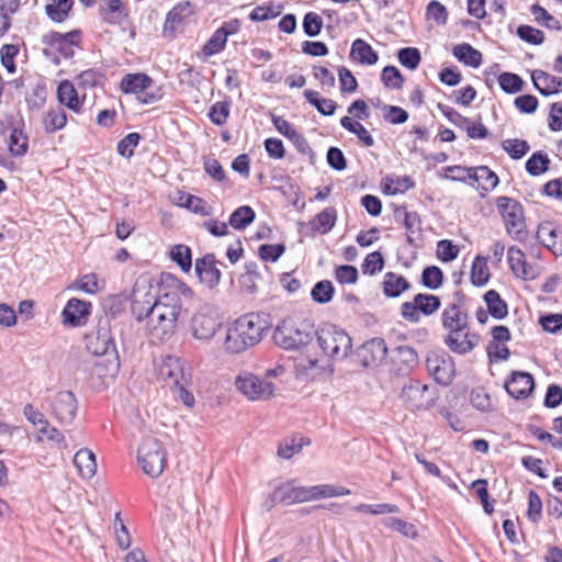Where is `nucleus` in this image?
I'll list each match as a JSON object with an SVG mask.
<instances>
[{
	"instance_id": "59",
	"label": "nucleus",
	"mask_w": 562,
	"mask_h": 562,
	"mask_svg": "<svg viewBox=\"0 0 562 562\" xmlns=\"http://www.w3.org/2000/svg\"><path fill=\"white\" fill-rule=\"evenodd\" d=\"M384 526L411 539H416L418 537L416 527L401 518L390 517L384 521Z\"/></svg>"
},
{
	"instance_id": "12",
	"label": "nucleus",
	"mask_w": 562,
	"mask_h": 562,
	"mask_svg": "<svg viewBox=\"0 0 562 562\" xmlns=\"http://www.w3.org/2000/svg\"><path fill=\"white\" fill-rule=\"evenodd\" d=\"M236 387L250 400L269 398L274 391L271 382L263 381L252 373H244L236 378Z\"/></svg>"
},
{
	"instance_id": "46",
	"label": "nucleus",
	"mask_w": 562,
	"mask_h": 562,
	"mask_svg": "<svg viewBox=\"0 0 562 562\" xmlns=\"http://www.w3.org/2000/svg\"><path fill=\"white\" fill-rule=\"evenodd\" d=\"M71 7V0H54L53 3L46 4L45 11L54 22H63L66 20Z\"/></svg>"
},
{
	"instance_id": "15",
	"label": "nucleus",
	"mask_w": 562,
	"mask_h": 562,
	"mask_svg": "<svg viewBox=\"0 0 562 562\" xmlns=\"http://www.w3.org/2000/svg\"><path fill=\"white\" fill-rule=\"evenodd\" d=\"M311 486H295L292 481H288L274 490L271 501L284 505L311 502Z\"/></svg>"
},
{
	"instance_id": "25",
	"label": "nucleus",
	"mask_w": 562,
	"mask_h": 562,
	"mask_svg": "<svg viewBox=\"0 0 562 562\" xmlns=\"http://www.w3.org/2000/svg\"><path fill=\"white\" fill-rule=\"evenodd\" d=\"M507 260L513 274L522 280H533L537 276L533 269L528 265L525 252L510 246L507 251Z\"/></svg>"
},
{
	"instance_id": "64",
	"label": "nucleus",
	"mask_w": 562,
	"mask_h": 562,
	"mask_svg": "<svg viewBox=\"0 0 562 562\" xmlns=\"http://www.w3.org/2000/svg\"><path fill=\"white\" fill-rule=\"evenodd\" d=\"M384 267V258L380 251H373L367 255L362 263V272L373 276L382 271Z\"/></svg>"
},
{
	"instance_id": "60",
	"label": "nucleus",
	"mask_w": 562,
	"mask_h": 562,
	"mask_svg": "<svg viewBox=\"0 0 562 562\" xmlns=\"http://www.w3.org/2000/svg\"><path fill=\"white\" fill-rule=\"evenodd\" d=\"M227 38L218 30H216L209 41L203 45L202 53L205 57L214 56L221 53L226 45Z\"/></svg>"
},
{
	"instance_id": "40",
	"label": "nucleus",
	"mask_w": 562,
	"mask_h": 562,
	"mask_svg": "<svg viewBox=\"0 0 562 562\" xmlns=\"http://www.w3.org/2000/svg\"><path fill=\"white\" fill-rule=\"evenodd\" d=\"M304 98L313 105L321 114L330 116L337 109V102L331 99L322 98L317 91L305 90Z\"/></svg>"
},
{
	"instance_id": "56",
	"label": "nucleus",
	"mask_w": 562,
	"mask_h": 562,
	"mask_svg": "<svg viewBox=\"0 0 562 562\" xmlns=\"http://www.w3.org/2000/svg\"><path fill=\"white\" fill-rule=\"evenodd\" d=\"M381 80L386 88L393 90L402 89L404 83V77L395 66H385L382 69Z\"/></svg>"
},
{
	"instance_id": "23",
	"label": "nucleus",
	"mask_w": 562,
	"mask_h": 562,
	"mask_svg": "<svg viewBox=\"0 0 562 562\" xmlns=\"http://www.w3.org/2000/svg\"><path fill=\"white\" fill-rule=\"evenodd\" d=\"M218 319L207 313L198 312L191 319V330L194 338L200 340L211 339L220 328Z\"/></svg>"
},
{
	"instance_id": "31",
	"label": "nucleus",
	"mask_w": 562,
	"mask_h": 562,
	"mask_svg": "<svg viewBox=\"0 0 562 562\" xmlns=\"http://www.w3.org/2000/svg\"><path fill=\"white\" fill-rule=\"evenodd\" d=\"M474 182L477 183L476 189H481L482 191L488 192L497 187L499 179L497 175L487 166H477L472 167L470 184L472 187H475Z\"/></svg>"
},
{
	"instance_id": "43",
	"label": "nucleus",
	"mask_w": 562,
	"mask_h": 562,
	"mask_svg": "<svg viewBox=\"0 0 562 562\" xmlns=\"http://www.w3.org/2000/svg\"><path fill=\"white\" fill-rule=\"evenodd\" d=\"M490 277L487 259L485 257L476 256L471 268L472 284L475 286H483L488 282Z\"/></svg>"
},
{
	"instance_id": "29",
	"label": "nucleus",
	"mask_w": 562,
	"mask_h": 562,
	"mask_svg": "<svg viewBox=\"0 0 562 562\" xmlns=\"http://www.w3.org/2000/svg\"><path fill=\"white\" fill-rule=\"evenodd\" d=\"M393 362L398 373L407 374L418 366V353L413 347L398 346L394 350Z\"/></svg>"
},
{
	"instance_id": "63",
	"label": "nucleus",
	"mask_w": 562,
	"mask_h": 562,
	"mask_svg": "<svg viewBox=\"0 0 562 562\" xmlns=\"http://www.w3.org/2000/svg\"><path fill=\"white\" fill-rule=\"evenodd\" d=\"M97 345L98 346L93 351L95 355H105L110 350L115 349L114 339L111 337L109 328L106 326L98 328Z\"/></svg>"
},
{
	"instance_id": "52",
	"label": "nucleus",
	"mask_w": 562,
	"mask_h": 562,
	"mask_svg": "<svg viewBox=\"0 0 562 562\" xmlns=\"http://www.w3.org/2000/svg\"><path fill=\"white\" fill-rule=\"evenodd\" d=\"M501 89L508 94H515L522 90L525 81L516 74L503 72L498 76Z\"/></svg>"
},
{
	"instance_id": "19",
	"label": "nucleus",
	"mask_w": 562,
	"mask_h": 562,
	"mask_svg": "<svg viewBox=\"0 0 562 562\" xmlns=\"http://www.w3.org/2000/svg\"><path fill=\"white\" fill-rule=\"evenodd\" d=\"M507 393L516 398H527L535 389L533 376L524 371H513L505 382Z\"/></svg>"
},
{
	"instance_id": "42",
	"label": "nucleus",
	"mask_w": 562,
	"mask_h": 562,
	"mask_svg": "<svg viewBox=\"0 0 562 562\" xmlns=\"http://www.w3.org/2000/svg\"><path fill=\"white\" fill-rule=\"evenodd\" d=\"M256 218L255 211L248 206L243 205L237 207L229 216L228 224L238 231L245 229Z\"/></svg>"
},
{
	"instance_id": "37",
	"label": "nucleus",
	"mask_w": 562,
	"mask_h": 562,
	"mask_svg": "<svg viewBox=\"0 0 562 562\" xmlns=\"http://www.w3.org/2000/svg\"><path fill=\"white\" fill-rule=\"evenodd\" d=\"M104 7L100 8V14L109 24H120L126 19L127 13L121 0H100Z\"/></svg>"
},
{
	"instance_id": "50",
	"label": "nucleus",
	"mask_w": 562,
	"mask_h": 562,
	"mask_svg": "<svg viewBox=\"0 0 562 562\" xmlns=\"http://www.w3.org/2000/svg\"><path fill=\"white\" fill-rule=\"evenodd\" d=\"M193 12L194 9L191 2L180 1L168 12L166 23H170L173 27L176 24L181 23L187 16L193 14Z\"/></svg>"
},
{
	"instance_id": "61",
	"label": "nucleus",
	"mask_w": 562,
	"mask_h": 562,
	"mask_svg": "<svg viewBox=\"0 0 562 562\" xmlns=\"http://www.w3.org/2000/svg\"><path fill=\"white\" fill-rule=\"evenodd\" d=\"M284 251V244H262L258 248V256L262 261L276 262Z\"/></svg>"
},
{
	"instance_id": "34",
	"label": "nucleus",
	"mask_w": 562,
	"mask_h": 562,
	"mask_svg": "<svg viewBox=\"0 0 562 562\" xmlns=\"http://www.w3.org/2000/svg\"><path fill=\"white\" fill-rule=\"evenodd\" d=\"M74 464L83 479H91L97 472L95 456L87 448L77 451L74 457Z\"/></svg>"
},
{
	"instance_id": "28",
	"label": "nucleus",
	"mask_w": 562,
	"mask_h": 562,
	"mask_svg": "<svg viewBox=\"0 0 562 562\" xmlns=\"http://www.w3.org/2000/svg\"><path fill=\"white\" fill-rule=\"evenodd\" d=\"M531 80L535 88L544 97L555 94L562 86V78L537 69L531 72Z\"/></svg>"
},
{
	"instance_id": "13",
	"label": "nucleus",
	"mask_w": 562,
	"mask_h": 562,
	"mask_svg": "<svg viewBox=\"0 0 562 562\" xmlns=\"http://www.w3.org/2000/svg\"><path fill=\"white\" fill-rule=\"evenodd\" d=\"M480 341V336L471 331L470 326L468 329H452V331H446L443 344L448 349L457 355L470 353Z\"/></svg>"
},
{
	"instance_id": "9",
	"label": "nucleus",
	"mask_w": 562,
	"mask_h": 562,
	"mask_svg": "<svg viewBox=\"0 0 562 562\" xmlns=\"http://www.w3.org/2000/svg\"><path fill=\"white\" fill-rule=\"evenodd\" d=\"M441 306L439 296L429 293H418L412 302H404L401 305L402 317L411 323H418L420 314L434 315Z\"/></svg>"
},
{
	"instance_id": "14",
	"label": "nucleus",
	"mask_w": 562,
	"mask_h": 562,
	"mask_svg": "<svg viewBox=\"0 0 562 562\" xmlns=\"http://www.w3.org/2000/svg\"><path fill=\"white\" fill-rule=\"evenodd\" d=\"M387 347L383 338H372L356 350V358L363 368L379 366L386 357Z\"/></svg>"
},
{
	"instance_id": "22",
	"label": "nucleus",
	"mask_w": 562,
	"mask_h": 562,
	"mask_svg": "<svg viewBox=\"0 0 562 562\" xmlns=\"http://www.w3.org/2000/svg\"><path fill=\"white\" fill-rule=\"evenodd\" d=\"M92 304L77 297L70 299L63 310L64 323L72 327L86 324L91 313Z\"/></svg>"
},
{
	"instance_id": "47",
	"label": "nucleus",
	"mask_w": 562,
	"mask_h": 562,
	"mask_svg": "<svg viewBox=\"0 0 562 562\" xmlns=\"http://www.w3.org/2000/svg\"><path fill=\"white\" fill-rule=\"evenodd\" d=\"M530 12L533 15L535 20L549 30L560 31L562 29L561 22L551 15L540 4H532L530 8Z\"/></svg>"
},
{
	"instance_id": "33",
	"label": "nucleus",
	"mask_w": 562,
	"mask_h": 562,
	"mask_svg": "<svg viewBox=\"0 0 562 562\" xmlns=\"http://www.w3.org/2000/svg\"><path fill=\"white\" fill-rule=\"evenodd\" d=\"M383 293L386 297H398L411 288V283L401 274L386 272L382 282Z\"/></svg>"
},
{
	"instance_id": "3",
	"label": "nucleus",
	"mask_w": 562,
	"mask_h": 562,
	"mask_svg": "<svg viewBox=\"0 0 562 562\" xmlns=\"http://www.w3.org/2000/svg\"><path fill=\"white\" fill-rule=\"evenodd\" d=\"M316 338L324 355L335 360L345 359L352 348L351 337L336 325L325 324L316 331Z\"/></svg>"
},
{
	"instance_id": "30",
	"label": "nucleus",
	"mask_w": 562,
	"mask_h": 562,
	"mask_svg": "<svg viewBox=\"0 0 562 562\" xmlns=\"http://www.w3.org/2000/svg\"><path fill=\"white\" fill-rule=\"evenodd\" d=\"M154 80L144 72H134L125 75L121 82L120 89L125 94H138L148 90Z\"/></svg>"
},
{
	"instance_id": "16",
	"label": "nucleus",
	"mask_w": 562,
	"mask_h": 562,
	"mask_svg": "<svg viewBox=\"0 0 562 562\" xmlns=\"http://www.w3.org/2000/svg\"><path fill=\"white\" fill-rule=\"evenodd\" d=\"M159 373L171 389L180 384H188L189 381L186 362L175 356H168L164 360Z\"/></svg>"
},
{
	"instance_id": "6",
	"label": "nucleus",
	"mask_w": 562,
	"mask_h": 562,
	"mask_svg": "<svg viewBox=\"0 0 562 562\" xmlns=\"http://www.w3.org/2000/svg\"><path fill=\"white\" fill-rule=\"evenodd\" d=\"M137 460L144 473L156 479L165 470L167 452L157 438L147 437L138 448Z\"/></svg>"
},
{
	"instance_id": "54",
	"label": "nucleus",
	"mask_w": 562,
	"mask_h": 562,
	"mask_svg": "<svg viewBox=\"0 0 562 562\" xmlns=\"http://www.w3.org/2000/svg\"><path fill=\"white\" fill-rule=\"evenodd\" d=\"M502 147L515 160L522 158L530 149L526 140L518 138L505 139L502 143Z\"/></svg>"
},
{
	"instance_id": "48",
	"label": "nucleus",
	"mask_w": 562,
	"mask_h": 562,
	"mask_svg": "<svg viewBox=\"0 0 562 562\" xmlns=\"http://www.w3.org/2000/svg\"><path fill=\"white\" fill-rule=\"evenodd\" d=\"M27 136L20 128H13L9 137V150L15 157L24 156L27 151Z\"/></svg>"
},
{
	"instance_id": "38",
	"label": "nucleus",
	"mask_w": 562,
	"mask_h": 562,
	"mask_svg": "<svg viewBox=\"0 0 562 562\" xmlns=\"http://www.w3.org/2000/svg\"><path fill=\"white\" fill-rule=\"evenodd\" d=\"M178 204L202 216H209L213 211L212 206L209 205L202 198L184 192H179Z\"/></svg>"
},
{
	"instance_id": "36",
	"label": "nucleus",
	"mask_w": 562,
	"mask_h": 562,
	"mask_svg": "<svg viewBox=\"0 0 562 562\" xmlns=\"http://www.w3.org/2000/svg\"><path fill=\"white\" fill-rule=\"evenodd\" d=\"M483 300L486 304L490 315L495 319H504L508 315V305L496 290H488Z\"/></svg>"
},
{
	"instance_id": "44",
	"label": "nucleus",
	"mask_w": 562,
	"mask_h": 562,
	"mask_svg": "<svg viewBox=\"0 0 562 562\" xmlns=\"http://www.w3.org/2000/svg\"><path fill=\"white\" fill-rule=\"evenodd\" d=\"M104 79V74L97 68H89L79 72L75 77L76 85L81 89H91L100 86Z\"/></svg>"
},
{
	"instance_id": "5",
	"label": "nucleus",
	"mask_w": 562,
	"mask_h": 562,
	"mask_svg": "<svg viewBox=\"0 0 562 562\" xmlns=\"http://www.w3.org/2000/svg\"><path fill=\"white\" fill-rule=\"evenodd\" d=\"M495 203L504 221L506 233L515 240H524L526 223L521 203L506 195L498 196Z\"/></svg>"
},
{
	"instance_id": "49",
	"label": "nucleus",
	"mask_w": 562,
	"mask_h": 562,
	"mask_svg": "<svg viewBox=\"0 0 562 562\" xmlns=\"http://www.w3.org/2000/svg\"><path fill=\"white\" fill-rule=\"evenodd\" d=\"M81 40V32L78 30L70 31L68 33H58L50 32L43 36V43L45 44H63V42L68 43L69 45L78 46Z\"/></svg>"
},
{
	"instance_id": "39",
	"label": "nucleus",
	"mask_w": 562,
	"mask_h": 562,
	"mask_svg": "<svg viewBox=\"0 0 562 562\" xmlns=\"http://www.w3.org/2000/svg\"><path fill=\"white\" fill-rule=\"evenodd\" d=\"M340 125L349 133L355 134L363 146L372 147L374 145L373 137L364 127V125H362L359 121H356L349 116H344L340 119Z\"/></svg>"
},
{
	"instance_id": "20",
	"label": "nucleus",
	"mask_w": 562,
	"mask_h": 562,
	"mask_svg": "<svg viewBox=\"0 0 562 562\" xmlns=\"http://www.w3.org/2000/svg\"><path fill=\"white\" fill-rule=\"evenodd\" d=\"M216 263L214 254H205L202 258L195 260V273L209 289L215 288L221 280L222 273Z\"/></svg>"
},
{
	"instance_id": "55",
	"label": "nucleus",
	"mask_w": 562,
	"mask_h": 562,
	"mask_svg": "<svg viewBox=\"0 0 562 562\" xmlns=\"http://www.w3.org/2000/svg\"><path fill=\"white\" fill-rule=\"evenodd\" d=\"M170 256L171 259L182 269V271L189 272L191 270V249L188 246L182 244L173 246L170 251Z\"/></svg>"
},
{
	"instance_id": "18",
	"label": "nucleus",
	"mask_w": 562,
	"mask_h": 562,
	"mask_svg": "<svg viewBox=\"0 0 562 562\" xmlns=\"http://www.w3.org/2000/svg\"><path fill=\"white\" fill-rule=\"evenodd\" d=\"M337 222V210L334 206L325 207L322 212L307 223H302L304 234L308 237H315L317 234H328Z\"/></svg>"
},
{
	"instance_id": "17",
	"label": "nucleus",
	"mask_w": 562,
	"mask_h": 562,
	"mask_svg": "<svg viewBox=\"0 0 562 562\" xmlns=\"http://www.w3.org/2000/svg\"><path fill=\"white\" fill-rule=\"evenodd\" d=\"M160 297H156L150 290H134L132 293L131 311L138 323H145L151 311L158 305Z\"/></svg>"
},
{
	"instance_id": "32",
	"label": "nucleus",
	"mask_w": 562,
	"mask_h": 562,
	"mask_svg": "<svg viewBox=\"0 0 562 562\" xmlns=\"http://www.w3.org/2000/svg\"><path fill=\"white\" fill-rule=\"evenodd\" d=\"M350 58L362 65H374L379 60L378 53L362 38L352 42Z\"/></svg>"
},
{
	"instance_id": "51",
	"label": "nucleus",
	"mask_w": 562,
	"mask_h": 562,
	"mask_svg": "<svg viewBox=\"0 0 562 562\" xmlns=\"http://www.w3.org/2000/svg\"><path fill=\"white\" fill-rule=\"evenodd\" d=\"M443 273L437 266H428L422 272V284L429 290H437L442 285Z\"/></svg>"
},
{
	"instance_id": "7",
	"label": "nucleus",
	"mask_w": 562,
	"mask_h": 562,
	"mask_svg": "<svg viewBox=\"0 0 562 562\" xmlns=\"http://www.w3.org/2000/svg\"><path fill=\"white\" fill-rule=\"evenodd\" d=\"M441 326L445 331L468 329L470 315L467 308V296L462 290L452 293L450 302L441 312Z\"/></svg>"
},
{
	"instance_id": "62",
	"label": "nucleus",
	"mask_w": 562,
	"mask_h": 562,
	"mask_svg": "<svg viewBox=\"0 0 562 562\" xmlns=\"http://www.w3.org/2000/svg\"><path fill=\"white\" fill-rule=\"evenodd\" d=\"M442 178L450 181H459L467 183L469 180L471 181L472 176V167H462V166H448L443 169Z\"/></svg>"
},
{
	"instance_id": "24",
	"label": "nucleus",
	"mask_w": 562,
	"mask_h": 562,
	"mask_svg": "<svg viewBox=\"0 0 562 562\" xmlns=\"http://www.w3.org/2000/svg\"><path fill=\"white\" fill-rule=\"evenodd\" d=\"M271 120L276 130L286 137L300 153H312V148L304 135L297 132L285 119L279 115H272Z\"/></svg>"
},
{
	"instance_id": "10",
	"label": "nucleus",
	"mask_w": 562,
	"mask_h": 562,
	"mask_svg": "<svg viewBox=\"0 0 562 562\" xmlns=\"http://www.w3.org/2000/svg\"><path fill=\"white\" fill-rule=\"evenodd\" d=\"M426 368L434 380L442 385H449L454 376V362L445 351H432L427 356Z\"/></svg>"
},
{
	"instance_id": "53",
	"label": "nucleus",
	"mask_w": 562,
	"mask_h": 562,
	"mask_svg": "<svg viewBox=\"0 0 562 562\" xmlns=\"http://www.w3.org/2000/svg\"><path fill=\"white\" fill-rule=\"evenodd\" d=\"M334 292L333 283L329 280H322L315 283L311 296L314 302L325 304L333 299Z\"/></svg>"
},
{
	"instance_id": "4",
	"label": "nucleus",
	"mask_w": 562,
	"mask_h": 562,
	"mask_svg": "<svg viewBox=\"0 0 562 562\" xmlns=\"http://www.w3.org/2000/svg\"><path fill=\"white\" fill-rule=\"evenodd\" d=\"M314 333L308 324H296L291 319H283L273 331V341L285 350H296L308 345Z\"/></svg>"
},
{
	"instance_id": "26",
	"label": "nucleus",
	"mask_w": 562,
	"mask_h": 562,
	"mask_svg": "<svg viewBox=\"0 0 562 562\" xmlns=\"http://www.w3.org/2000/svg\"><path fill=\"white\" fill-rule=\"evenodd\" d=\"M537 238L546 246L554 256H562V229L552 223H542L539 225Z\"/></svg>"
},
{
	"instance_id": "1",
	"label": "nucleus",
	"mask_w": 562,
	"mask_h": 562,
	"mask_svg": "<svg viewBox=\"0 0 562 562\" xmlns=\"http://www.w3.org/2000/svg\"><path fill=\"white\" fill-rule=\"evenodd\" d=\"M267 313H247L238 317L227 329L224 348L229 353H240L258 345L271 328Z\"/></svg>"
},
{
	"instance_id": "21",
	"label": "nucleus",
	"mask_w": 562,
	"mask_h": 562,
	"mask_svg": "<svg viewBox=\"0 0 562 562\" xmlns=\"http://www.w3.org/2000/svg\"><path fill=\"white\" fill-rule=\"evenodd\" d=\"M394 212L395 214L403 213L404 215L407 243L415 248L422 247L424 238L419 214L417 212L407 211L405 205L397 206Z\"/></svg>"
},
{
	"instance_id": "2",
	"label": "nucleus",
	"mask_w": 562,
	"mask_h": 562,
	"mask_svg": "<svg viewBox=\"0 0 562 562\" xmlns=\"http://www.w3.org/2000/svg\"><path fill=\"white\" fill-rule=\"evenodd\" d=\"M180 311V299L176 294L166 293L160 296L158 305L144 325L153 342L168 341L175 335Z\"/></svg>"
},
{
	"instance_id": "57",
	"label": "nucleus",
	"mask_w": 562,
	"mask_h": 562,
	"mask_svg": "<svg viewBox=\"0 0 562 562\" xmlns=\"http://www.w3.org/2000/svg\"><path fill=\"white\" fill-rule=\"evenodd\" d=\"M231 113V104L228 101L215 102L209 112L211 122L216 126H222L227 122Z\"/></svg>"
},
{
	"instance_id": "41",
	"label": "nucleus",
	"mask_w": 562,
	"mask_h": 562,
	"mask_svg": "<svg viewBox=\"0 0 562 562\" xmlns=\"http://www.w3.org/2000/svg\"><path fill=\"white\" fill-rule=\"evenodd\" d=\"M67 124V114L60 106L49 109L43 117V126L47 133L63 130Z\"/></svg>"
},
{
	"instance_id": "58",
	"label": "nucleus",
	"mask_w": 562,
	"mask_h": 562,
	"mask_svg": "<svg viewBox=\"0 0 562 562\" xmlns=\"http://www.w3.org/2000/svg\"><path fill=\"white\" fill-rule=\"evenodd\" d=\"M397 58L402 66L414 70L419 66L422 55L416 47H404L397 52Z\"/></svg>"
},
{
	"instance_id": "27",
	"label": "nucleus",
	"mask_w": 562,
	"mask_h": 562,
	"mask_svg": "<svg viewBox=\"0 0 562 562\" xmlns=\"http://www.w3.org/2000/svg\"><path fill=\"white\" fill-rule=\"evenodd\" d=\"M57 98L61 105L67 106L72 112L78 114L82 111L85 95L82 99L79 98L74 82L69 80L60 81L57 87Z\"/></svg>"
},
{
	"instance_id": "8",
	"label": "nucleus",
	"mask_w": 562,
	"mask_h": 562,
	"mask_svg": "<svg viewBox=\"0 0 562 562\" xmlns=\"http://www.w3.org/2000/svg\"><path fill=\"white\" fill-rule=\"evenodd\" d=\"M401 398L411 411H426L434 406L436 401L435 391L418 380H411L401 392Z\"/></svg>"
},
{
	"instance_id": "35",
	"label": "nucleus",
	"mask_w": 562,
	"mask_h": 562,
	"mask_svg": "<svg viewBox=\"0 0 562 562\" xmlns=\"http://www.w3.org/2000/svg\"><path fill=\"white\" fill-rule=\"evenodd\" d=\"M452 54L460 63L472 68H479L483 61L482 53L468 43L456 45Z\"/></svg>"
},
{
	"instance_id": "45",
	"label": "nucleus",
	"mask_w": 562,
	"mask_h": 562,
	"mask_svg": "<svg viewBox=\"0 0 562 562\" xmlns=\"http://www.w3.org/2000/svg\"><path fill=\"white\" fill-rule=\"evenodd\" d=\"M549 165L550 159L548 155L542 151H536L526 161V171L532 177H538L549 169Z\"/></svg>"
},
{
	"instance_id": "11",
	"label": "nucleus",
	"mask_w": 562,
	"mask_h": 562,
	"mask_svg": "<svg viewBox=\"0 0 562 562\" xmlns=\"http://www.w3.org/2000/svg\"><path fill=\"white\" fill-rule=\"evenodd\" d=\"M50 414L61 425H70L76 417L78 402L71 391H60L49 400Z\"/></svg>"
}]
</instances>
